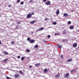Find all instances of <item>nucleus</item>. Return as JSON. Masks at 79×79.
Here are the masks:
<instances>
[{"label": "nucleus", "mask_w": 79, "mask_h": 79, "mask_svg": "<svg viewBox=\"0 0 79 79\" xmlns=\"http://www.w3.org/2000/svg\"><path fill=\"white\" fill-rule=\"evenodd\" d=\"M78 48H79V46L78 47Z\"/></svg>", "instance_id": "8fccbe9b"}, {"label": "nucleus", "mask_w": 79, "mask_h": 79, "mask_svg": "<svg viewBox=\"0 0 79 79\" xmlns=\"http://www.w3.org/2000/svg\"><path fill=\"white\" fill-rule=\"evenodd\" d=\"M71 12H73V11H74V10H71Z\"/></svg>", "instance_id": "de8ad7c7"}, {"label": "nucleus", "mask_w": 79, "mask_h": 79, "mask_svg": "<svg viewBox=\"0 0 79 79\" xmlns=\"http://www.w3.org/2000/svg\"><path fill=\"white\" fill-rule=\"evenodd\" d=\"M43 1L44 2H47V0H43Z\"/></svg>", "instance_id": "4c0bfd02"}, {"label": "nucleus", "mask_w": 79, "mask_h": 79, "mask_svg": "<svg viewBox=\"0 0 79 79\" xmlns=\"http://www.w3.org/2000/svg\"><path fill=\"white\" fill-rule=\"evenodd\" d=\"M36 22H37V21H36L35 20H33V21H31L30 22V23H31V24H34V23H36Z\"/></svg>", "instance_id": "6e6552de"}, {"label": "nucleus", "mask_w": 79, "mask_h": 79, "mask_svg": "<svg viewBox=\"0 0 79 79\" xmlns=\"http://www.w3.org/2000/svg\"><path fill=\"white\" fill-rule=\"evenodd\" d=\"M77 43H74L73 44V47L75 48L76 47H77Z\"/></svg>", "instance_id": "f8f14e48"}, {"label": "nucleus", "mask_w": 79, "mask_h": 79, "mask_svg": "<svg viewBox=\"0 0 79 79\" xmlns=\"http://www.w3.org/2000/svg\"><path fill=\"white\" fill-rule=\"evenodd\" d=\"M20 73L21 74H23V73L22 71H20Z\"/></svg>", "instance_id": "a878e982"}, {"label": "nucleus", "mask_w": 79, "mask_h": 79, "mask_svg": "<svg viewBox=\"0 0 79 79\" xmlns=\"http://www.w3.org/2000/svg\"><path fill=\"white\" fill-rule=\"evenodd\" d=\"M73 70H71V73H73Z\"/></svg>", "instance_id": "a18cd8bd"}, {"label": "nucleus", "mask_w": 79, "mask_h": 79, "mask_svg": "<svg viewBox=\"0 0 79 79\" xmlns=\"http://www.w3.org/2000/svg\"><path fill=\"white\" fill-rule=\"evenodd\" d=\"M62 42H66V41H67V39H64V40H62Z\"/></svg>", "instance_id": "6ab92c4d"}, {"label": "nucleus", "mask_w": 79, "mask_h": 79, "mask_svg": "<svg viewBox=\"0 0 79 79\" xmlns=\"http://www.w3.org/2000/svg\"><path fill=\"white\" fill-rule=\"evenodd\" d=\"M34 42H35V40H34L31 39L29 41V42L30 43H31V44H32V43H34Z\"/></svg>", "instance_id": "423d86ee"}, {"label": "nucleus", "mask_w": 79, "mask_h": 79, "mask_svg": "<svg viewBox=\"0 0 79 79\" xmlns=\"http://www.w3.org/2000/svg\"><path fill=\"white\" fill-rule=\"evenodd\" d=\"M30 2L31 3H32V2L33 1L32 0H30Z\"/></svg>", "instance_id": "c03bdc74"}, {"label": "nucleus", "mask_w": 79, "mask_h": 79, "mask_svg": "<svg viewBox=\"0 0 79 79\" xmlns=\"http://www.w3.org/2000/svg\"><path fill=\"white\" fill-rule=\"evenodd\" d=\"M21 5H23L24 4V2H21L20 3Z\"/></svg>", "instance_id": "393cba45"}, {"label": "nucleus", "mask_w": 79, "mask_h": 79, "mask_svg": "<svg viewBox=\"0 0 79 79\" xmlns=\"http://www.w3.org/2000/svg\"><path fill=\"white\" fill-rule=\"evenodd\" d=\"M6 61H7V59H5L3 60V61L5 62Z\"/></svg>", "instance_id": "f704fd0d"}, {"label": "nucleus", "mask_w": 79, "mask_h": 79, "mask_svg": "<svg viewBox=\"0 0 79 79\" xmlns=\"http://www.w3.org/2000/svg\"><path fill=\"white\" fill-rule=\"evenodd\" d=\"M73 61V60L71 59H69L67 60L68 62H71Z\"/></svg>", "instance_id": "f3484780"}, {"label": "nucleus", "mask_w": 79, "mask_h": 79, "mask_svg": "<svg viewBox=\"0 0 79 79\" xmlns=\"http://www.w3.org/2000/svg\"><path fill=\"white\" fill-rule=\"evenodd\" d=\"M40 63L37 64L36 63L35 64V66H40Z\"/></svg>", "instance_id": "4468645a"}, {"label": "nucleus", "mask_w": 79, "mask_h": 79, "mask_svg": "<svg viewBox=\"0 0 79 79\" xmlns=\"http://www.w3.org/2000/svg\"><path fill=\"white\" fill-rule=\"evenodd\" d=\"M63 15L64 17H66L67 16H68V14L66 13H64L63 14Z\"/></svg>", "instance_id": "ddd939ff"}, {"label": "nucleus", "mask_w": 79, "mask_h": 79, "mask_svg": "<svg viewBox=\"0 0 79 79\" xmlns=\"http://www.w3.org/2000/svg\"><path fill=\"white\" fill-rule=\"evenodd\" d=\"M15 29H18V26H16Z\"/></svg>", "instance_id": "c85d7f7f"}, {"label": "nucleus", "mask_w": 79, "mask_h": 79, "mask_svg": "<svg viewBox=\"0 0 79 79\" xmlns=\"http://www.w3.org/2000/svg\"><path fill=\"white\" fill-rule=\"evenodd\" d=\"M14 77L15 78L19 77V74L17 73L15 74L14 75Z\"/></svg>", "instance_id": "20e7f679"}, {"label": "nucleus", "mask_w": 79, "mask_h": 79, "mask_svg": "<svg viewBox=\"0 0 79 79\" xmlns=\"http://www.w3.org/2000/svg\"><path fill=\"white\" fill-rule=\"evenodd\" d=\"M70 29H74V26H71L70 27Z\"/></svg>", "instance_id": "dca6fc26"}, {"label": "nucleus", "mask_w": 79, "mask_h": 79, "mask_svg": "<svg viewBox=\"0 0 79 79\" xmlns=\"http://www.w3.org/2000/svg\"><path fill=\"white\" fill-rule=\"evenodd\" d=\"M48 71V70H47V69H45L44 70V73H47Z\"/></svg>", "instance_id": "2eb2a0df"}, {"label": "nucleus", "mask_w": 79, "mask_h": 79, "mask_svg": "<svg viewBox=\"0 0 79 79\" xmlns=\"http://www.w3.org/2000/svg\"><path fill=\"white\" fill-rule=\"evenodd\" d=\"M45 20L46 21H47V20H48V18H46L45 19Z\"/></svg>", "instance_id": "c9c22d12"}, {"label": "nucleus", "mask_w": 79, "mask_h": 79, "mask_svg": "<svg viewBox=\"0 0 79 79\" xmlns=\"http://www.w3.org/2000/svg\"><path fill=\"white\" fill-rule=\"evenodd\" d=\"M34 47L35 48H37L39 47V46H38V45L36 44L35 45V46H34Z\"/></svg>", "instance_id": "a211bd4d"}, {"label": "nucleus", "mask_w": 79, "mask_h": 79, "mask_svg": "<svg viewBox=\"0 0 79 79\" xmlns=\"http://www.w3.org/2000/svg\"><path fill=\"white\" fill-rule=\"evenodd\" d=\"M17 3H19L20 2V0H17Z\"/></svg>", "instance_id": "cd10ccee"}, {"label": "nucleus", "mask_w": 79, "mask_h": 79, "mask_svg": "<svg viewBox=\"0 0 79 79\" xmlns=\"http://www.w3.org/2000/svg\"><path fill=\"white\" fill-rule=\"evenodd\" d=\"M60 13V11L59 10V9H58L56 11V15H58Z\"/></svg>", "instance_id": "9b49d317"}, {"label": "nucleus", "mask_w": 79, "mask_h": 79, "mask_svg": "<svg viewBox=\"0 0 79 79\" xmlns=\"http://www.w3.org/2000/svg\"><path fill=\"white\" fill-rule=\"evenodd\" d=\"M66 32L65 31H64L63 32V34H66Z\"/></svg>", "instance_id": "5701e85b"}, {"label": "nucleus", "mask_w": 79, "mask_h": 79, "mask_svg": "<svg viewBox=\"0 0 79 79\" xmlns=\"http://www.w3.org/2000/svg\"><path fill=\"white\" fill-rule=\"evenodd\" d=\"M30 39H31V38H28L27 39V40H28V41H29Z\"/></svg>", "instance_id": "bb28decb"}, {"label": "nucleus", "mask_w": 79, "mask_h": 79, "mask_svg": "<svg viewBox=\"0 0 79 79\" xmlns=\"http://www.w3.org/2000/svg\"><path fill=\"white\" fill-rule=\"evenodd\" d=\"M3 53H4V55H8V53L6 51H4L3 52Z\"/></svg>", "instance_id": "1a4fd4ad"}, {"label": "nucleus", "mask_w": 79, "mask_h": 79, "mask_svg": "<svg viewBox=\"0 0 79 79\" xmlns=\"http://www.w3.org/2000/svg\"><path fill=\"white\" fill-rule=\"evenodd\" d=\"M48 38H50V35H48Z\"/></svg>", "instance_id": "e433bc0d"}, {"label": "nucleus", "mask_w": 79, "mask_h": 79, "mask_svg": "<svg viewBox=\"0 0 79 79\" xmlns=\"http://www.w3.org/2000/svg\"><path fill=\"white\" fill-rule=\"evenodd\" d=\"M32 16V14L31 13H29L27 15V18L29 19L31 18Z\"/></svg>", "instance_id": "f257e3e1"}, {"label": "nucleus", "mask_w": 79, "mask_h": 79, "mask_svg": "<svg viewBox=\"0 0 79 79\" xmlns=\"http://www.w3.org/2000/svg\"><path fill=\"white\" fill-rule=\"evenodd\" d=\"M43 42H44V43H46V42H47V41H43Z\"/></svg>", "instance_id": "79ce46f5"}, {"label": "nucleus", "mask_w": 79, "mask_h": 79, "mask_svg": "<svg viewBox=\"0 0 79 79\" xmlns=\"http://www.w3.org/2000/svg\"><path fill=\"white\" fill-rule=\"evenodd\" d=\"M8 7H9V8L11 7V5H9Z\"/></svg>", "instance_id": "37998d69"}, {"label": "nucleus", "mask_w": 79, "mask_h": 79, "mask_svg": "<svg viewBox=\"0 0 79 79\" xmlns=\"http://www.w3.org/2000/svg\"><path fill=\"white\" fill-rule=\"evenodd\" d=\"M2 44V43H1V41L0 40V45H1Z\"/></svg>", "instance_id": "49530a36"}, {"label": "nucleus", "mask_w": 79, "mask_h": 79, "mask_svg": "<svg viewBox=\"0 0 79 79\" xmlns=\"http://www.w3.org/2000/svg\"><path fill=\"white\" fill-rule=\"evenodd\" d=\"M6 79H10V77H6Z\"/></svg>", "instance_id": "473e14b6"}, {"label": "nucleus", "mask_w": 79, "mask_h": 79, "mask_svg": "<svg viewBox=\"0 0 79 79\" xmlns=\"http://www.w3.org/2000/svg\"><path fill=\"white\" fill-rule=\"evenodd\" d=\"M57 47H58V48H60L61 49V48H62V46H61V45H60V44H57Z\"/></svg>", "instance_id": "9d476101"}, {"label": "nucleus", "mask_w": 79, "mask_h": 79, "mask_svg": "<svg viewBox=\"0 0 79 79\" xmlns=\"http://www.w3.org/2000/svg\"><path fill=\"white\" fill-rule=\"evenodd\" d=\"M60 76V73H59L57 75H56L55 76V77H56L57 78H58V77H59Z\"/></svg>", "instance_id": "0eeeda50"}, {"label": "nucleus", "mask_w": 79, "mask_h": 79, "mask_svg": "<svg viewBox=\"0 0 79 79\" xmlns=\"http://www.w3.org/2000/svg\"><path fill=\"white\" fill-rule=\"evenodd\" d=\"M11 44H15V42H14L13 41H12L11 42Z\"/></svg>", "instance_id": "c756f323"}, {"label": "nucleus", "mask_w": 79, "mask_h": 79, "mask_svg": "<svg viewBox=\"0 0 79 79\" xmlns=\"http://www.w3.org/2000/svg\"><path fill=\"white\" fill-rule=\"evenodd\" d=\"M78 32H79V30H78Z\"/></svg>", "instance_id": "3c124183"}, {"label": "nucleus", "mask_w": 79, "mask_h": 79, "mask_svg": "<svg viewBox=\"0 0 79 79\" xmlns=\"http://www.w3.org/2000/svg\"><path fill=\"white\" fill-rule=\"evenodd\" d=\"M69 73H67L64 75V77H69Z\"/></svg>", "instance_id": "39448f33"}, {"label": "nucleus", "mask_w": 79, "mask_h": 79, "mask_svg": "<svg viewBox=\"0 0 79 79\" xmlns=\"http://www.w3.org/2000/svg\"><path fill=\"white\" fill-rule=\"evenodd\" d=\"M68 24H71V22L69 21V22H68Z\"/></svg>", "instance_id": "b1692460"}, {"label": "nucleus", "mask_w": 79, "mask_h": 79, "mask_svg": "<svg viewBox=\"0 0 79 79\" xmlns=\"http://www.w3.org/2000/svg\"><path fill=\"white\" fill-rule=\"evenodd\" d=\"M61 59H63V55H61Z\"/></svg>", "instance_id": "2f4dec72"}, {"label": "nucleus", "mask_w": 79, "mask_h": 79, "mask_svg": "<svg viewBox=\"0 0 79 79\" xmlns=\"http://www.w3.org/2000/svg\"><path fill=\"white\" fill-rule=\"evenodd\" d=\"M44 28L43 27H41V28H40L38 29L37 31H36V32H37L38 31H42V30H44Z\"/></svg>", "instance_id": "7ed1b4c3"}, {"label": "nucleus", "mask_w": 79, "mask_h": 79, "mask_svg": "<svg viewBox=\"0 0 79 79\" xmlns=\"http://www.w3.org/2000/svg\"><path fill=\"white\" fill-rule=\"evenodd\" d=\"M31 14V15H34V12H33V13H32Z\"/></svg>", "instance_id": "a19ab883"}, {"label": "nucleus", "mask_w": 79, "mask_h": 79, "mask_svg": "<svg viewBox=\"0 0 79 79\" xmlns=\"http://www.w3.org/2000/svg\"><path fill=\"white\" fill-rule=\"evenodd\" d=\"M57 24V23L56 22H54L53 23V24H54V25H56Z\"/></svg>", "instance_id": "4be33fe9"}, {"label": "nucleus", "mask_w": 79, "mask_h": 79, "mask_svg": "<svg viewBox=\"0 0 79 79\" xmlns=\"http://www.w3.org/2000/svg\"><path fill=\"white\" fill-rule=\"evenodd\" d=\"M29 67L30 68H32V66L31 65H30Z\"/></svg>", "instance_id": "ea45409f"}, {"label": "nucleus", "mask_w": 79, "mask_h": 79, "mask_svg": "<svg viewBox=\"0 0 79 79\" xmlns=\"http://www.w3.org/2000/svg\"><path fill=\"white\" fill-rule=\"evenodd\" d=\"M25 58V57H22V58H21V61H23V60H24V59Z\"/></svg>", "instance_id": "412c9836"}, {"label": "nucleus", "mask_w": 79, "mask_h": 79, "mask_svg": "<svg viewBox=\"0 0 79 79\" xmlns=\"http://www.w3.org/2000/svg\"><path fill=\"white\" fill-rule=\"evenodd\" d=\"M45 4L46 5H50V1H47L45 3Z\"/></svg>", "instance_id": "f03ea898"}, {"label": "nucleus", "mask_w": 79, "mask_h": 79, "mask_svg": "<svg viewBox=\"0 0 79 79\" xmlns=\"http://www.w3.org/2000/svg\"><path fill=\"white\" fill-rule=\"evenodd\" d=\"M26 52H30V50L29 49H27L26 50Z\"/></svg>", "instance_id": "aec40b11"}, {"label": "nucleus", "mask_w": 79, "mask_h": 79, "mask_svg": "<svg viewBox=\"0 0 79 79\" xmlns=\"http://www.w3.org/2000/svg\"><path fill=\"white\" fill-rule=\"evenodd\" d=\"M55 35H57V34L56 33L55 34Z\"/></svg>", "instance_id": "09e8293b"}, {"label": "nucleus", "mask_w": 79, "mask_h": 79, "mask_svg": "<svg viewBox=\"0 0 79 79\" xmlns=\"http://www.w3.org/2000/svg\"><path fill=\"white\" fill-rule=\"evenodd\" d=\"M17 24H21V22H18Z\"/></svg>", "instance_id": "7c9ffc66"}, {"label": "nucleus", "mask_w": 79, "mask_h": 79, "mask_svg": "<svg viewBox=\"0 0 79 79\" xmlns=\"http://www.w3.org/2000/svg\"><path fill=\"white\" fill-rule=\"evenodd\" d=\"M32 34H33V32H32Z\"/></svg>", "instance_id": "603ef678"}, {"label": "nucleus", "mask_w": 79, "mask_h": 79, "mask_svg": "<svg viewBox=\"0 0 79 79\" xmlns=\"http://www.w3.org/2000/svg\"><path fill=\"white\" fill-rule=\"evenodd\" d=\"M17 58L19 59V58H21V56H18L17 57Z\"/></svg>", "instance_id": "72a5a7b5"}, {"label": "nucleus", "mask_w": 79, "mask_h": 79, "mask_svg": "<svg viewBox=\"0 0 79 79\" xmlns=\"http://www.w3.org/2000/svg\"><path fill=\"white\" fill-rule=\"evenodd\" d=\"M73 72H74V73L76 72V70H75L73 69Z\"/></svg>", "instance_id": "58836bf2"}]
</instances>
